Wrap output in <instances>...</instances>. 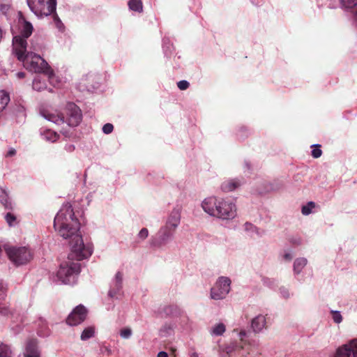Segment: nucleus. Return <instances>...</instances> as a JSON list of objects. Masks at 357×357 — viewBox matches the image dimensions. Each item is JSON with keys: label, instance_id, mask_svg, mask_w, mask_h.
Returning a JSON list of instances; mask_svg holds the SVG:
<instances>
[{"label": "nucleus", "instance_id": "40", "mask_svg": "<svg viewBox=\"0 0 357 357\" xmlns=\"http://www.w3.org/2000/svg\"><path fill=\"white\" fill-rule=\"evenodd\" d=\"M179 311H180L179 307L178 306L174 305H169V306L166 307V308H165V312L167 314H176L178 313Z\"/></svg>", "mask_w": 357, "mask_h": 357}, {"label": "nucleus", "instance_id": "44", "mask_svg": "<svg viewBox=\"0 0 357 357\" xmlns=\"http://www.w3.org/2000/svg\"><path fill=\"white\" fill-rule=\"evenodd\" d=\"M113 129H114V126L112 123H106L102 127V132L105 133V134H110L112 131H113Z\"/></svg>", "mask_w": 357, "mask_h": 357}, {"label": "nucleus", "instance_id": "38", "mask_svg": "<svg viewBox=\"0 0 357 357\" xmlns=\"http://www.w3.org/2000/svg\"><path fill=\"white\" fill-rule=\"evenodd\" d=\"M331 312L332 314V319H333V321L335 323L340 324V323L342 322V316L340 314V311L331 310Z\"/></svg>", "mask_w": 357, "mask_h": 357}, {"label": "nucleus", "instance_id": "45", "mask_svg": "<svg viewBox=\"0 0 357 357\" xmlns=\"http://www.w3.org/2000/svg\"><path fill=\"white\" fill-rule=\"evenodd\" d=\"M189 82L186 80H181L177 83V86L180 90H185L189 87Z\"/></svg>", "mask_w": 357, "mask_h": 357}, {"label": "nucleus", "instance_id": "48", "mask_svg": "<svg viewBox=\"0 0 357 357\" xmlns=\"http://www.w3.org/2000/svg\"><path fill=\"white\" fill-rule=\"evenodd\" d=\"M16 154V151L13 148H10L7 152L6 156V157H13Z\"/></svg>", "mask_w": 357, "mask_h": 357}, {"label": "nucleus", "instance_id": "13", "mask_svg": "<svg viewBox=\"0 0 357 357\" xmlns=\"http://www.w3.org/2000/svg\"><path fill=\"white\" fill-rule=\"evenodd\" d=\"M23 357H41V351L36 339L28 340L24 347Z\"/></svg>", "mask_w": 357, "mask_h": 357}, {"label": "nucleus", "instance_id": "41", "mask_svg": "<svg viewBox=\"0 0 357 357\" xmlns=\"http://www.w3.org/2000/svg\"><path fill=\"white\" fill-rule=\"evenodd\" d=\"M350 350L353 357H357V340L350 341Z\"/></svg>", "mask_w": 357, "mask_h": 357}, {"label": "nucleus", "instance_id": "18", "mask_svg": "<svg viewBox=\"0 0 357 357\" xmlns=\"http://www.w3.org/2000/svg\"><path fill=\"white\" fill-rule=\"evenodd\" d=\"M243 229L247 235L251 238L260 237L262 236V233L260 232L259 229L250 222H245L243 225Z\"/></svg>", "mask_w": 357, "mask_h": 357}, {"label": "nucleus", "instance_id": "7", "mask_svg": "<svg viewBox=\"0 0 357 357\" xmlns=\"http://www.w3.org/2000/svg\"><path fill=\"white\" fill-rule=\"evenodd\" d=\"M231 284V281L228 277H219L211 289L210 298L215 301L225 299L230 292Z\"/></svg>", "mask_w": 357, "mask_h": 357}, {"label": "nucleus", "instance_id": "5", "mask_svg": "<svg viewBox=\"0 0 357 357\" xmlns=\"http://www.w3.org/2000/svg\"><path fill=\"white\" fill-rule=\"evenodd\" d=\"M80 271V264L75 261H64L61 264L56 273L59 281L65 284H74Z\"/></svg>", "mask_w": 357, "mask_h": 357}, {"label": "nucleus", "instance_id": "11", "mask_svg": "<svg viewBox=\"0 0 357 357\" xmlns=\"http://www.w3.org/2000/svg\"><path fill=\"white\" fill-rule=\"evenodd\" d=\"M67 119L65 122L69 126H77L82 121L80 109L74 103L69 102L66 105Z\"/></svg>", "mask_w": 357, "mask_h": 357}, {"label": "nucleus", "instance_id": "9", "mask_svg": "<svg viewBox=\"0 0 357 357\" xmlns=\"http://www.w3.org/2000/svg\"><path fill=\"white\" fill-rule=\"evenodd\" d=\"M175 232V231L165 225L161 227L155 235L151 238V245L161 247L167 245L174 238Z\"/></svg>", "mask_w": 357, "mask_h": 357}, {"label": "nucleus", "instance_id": "10", "mask_svg": "<svg viewBox=\"0 0 357 357\" xmlns=\"http://www.w3.org/2000/svg\"><path fill=\"white\" fill-rule=\"evenodd\" d=\"M123 275L120 271H118L112 279L107 293L109 298L116 300L121 298L123 295Z\"/></svg>", "mask_w": 357, "mask_h": 357}, {"label": "nucleus", "instance_id": "52", "mask_svg": "<svg viewBox=\"0 0 357 357\" xmlns=\"http://www.w3.org/2000/svg\"><path fill=\"white\" fill-rule=\"evenodd\" d=\"M16 76H17V78H19V79H22V78H24V76H25V73H23V72H19V73H17L16 74Z\"/></svg>", "mask_w": 357, "mask_h": 357}, {"label": "nucleus", "instance_id": "15", "mask_svg": "<svg viewBox=\"0 0 357 357\" xmlns=\"http://www.w3.org/2000/svg\"><path fill=\"white\" fill-rule=\"evenodd\" d=\"M41 115L47 121H51L56 125H61L65 123V118L61 113L58 112L42 111Z\"/></svg>", "mask_w": 357, "mask_h": 357}, {"label": "nucleus", "instance_id": "23", "mask_svg": "<svg viewBox=\"0 0 357 357\" xmlns=\"http://www.w3.org/2000/svg\"><path fill=\"white\" fill-rule=\"evenodd\" d=\"M96 328L93 326H88L82 331L80 338L83 341H86L95 335Z\"/></svg>", "mask_w": 357, "mask_h": 357}, {"label": "nucleus", "instance_id": "8", "mask_svg": "<svg viewBox=\"0 0 357 357\" xmlns=\"http://www.w3.org/2000/svg\"><path fill=\"white\" fill-rule=\"evenodd\" d=\"M6 253L15 265H23L29 262L33 257L32 252L26 247L9 248L6 250Z\"/></svg>", "mask_w": 357, "mask_h": 357}, {"label": "nucleus", "instance_id": "54", "mask_svg": "<svg viewBox=\"0 0 357 357\" xmlns=\"http://www.w3.org/2000/svg\"><path fill=\"white\" fill-rule=\"evenodd\" d=\"M190 357H199L198 354L196 353H193L191 354Z\"/></svg>", "mask_w": 357, "mask_h": 357}, {"label": "nucleus", "instance_id": "28", "mask_svg": "<svg viewBox=\"0 0 357 357\" xmlns=\"http://www.w3.org/2000/svg\"><path fill=\"white\" fill-rule=\"evenodd\" d=\"M129 8L133 11L141 13L143 10L141 0H130L128 2Z\"/></svg>", "mask_w": 357, "mask_h": 357}, {"label": "nucleus", "instance_id": "14", "mask_svg": "<svg viewBox=\"0 0 357 357\" xmlns=\"http://www.w3.org/2000/svg\"><path fill=\"white\" fill-rule=\"evenodd\" d=\"M181 222V213L178 209L174 208L168 216L165 226L176 231Z\"/></svg>", "mask_w": 357, "mask_h": 357}, {"label": "nucleus", "instance_id": "36", "mask_svg": "<svg viewBox=\"0 0 357 357\" xmlns=\"http://www.w3.org/2000/svg\"><path fill=\"white\" fill-rule=\"evenodd\" d=\"M10 313L9 305L6 303H1L0 301V314L7 316Z\"/></svg>", "mask_w": 357, "mask_h": 357}, {"label": "nucleus", "instance_id": "33", "mask_svg": "<svg viewBox=\"0 0 357 357\" xmlns=\"http://www.w3.org/2000/svg\"><path fill=\"white\" fill-rule=\"evenodd\" d=\"M315 207V203L309 202L306 205L303 206L301 212L303 215H307L312 213V209Z\"/></svg>", "mask_w": 357, "mask_h": 357}, {"label": "nucleus", "instance_id": "25", "mask_svg": "<svg viewBox=\"0 0 357 357\" xmlns=\"http://www.w3.org/2000/svg\"><path fill=\"white\" fill-rule=\"evenodd\" d=\"M13 352L10 345L1 343L0 344V357H13Z\"/></svg>", "mask_w": 357, "mask_h": 357}, {"label": "nucleus", "instance_id": "34", "mask_svg": "<svg viewBox=\"0 0 357 357\" xmlns=\"http://www.w3.org/2000/svg\"><path fill=\"white\" fill-rule=\"evenodd\" d=\"M5 220L10 227H14L16 224V217L11 213H7L5 215Z\"/></svg>", "mask_w": 357, "mask_h": 357}, {"label": "nucleus", "instance_id": "47", "mask_svg": "<svg viewBox=\"0 0 357 357\" xmlns=\"http://www.w3.org/2000/svg\"><path fill=\"white\" fill-rule=\"evenodd\" d=\"M293 258V255L290 252H286L283 255H282V259L285 261H290Z\"/></svg>", "mask_w": 357, "mask_h": 357}, {"label": "nucleus", "instance_id": "37", "mask_svg": "<svg viewBox=\"0 0 357 357\" xmlns=\"http://www.w3.org/2000/svg\"><path fill=\"white\" fill-rule=\"evenodd\" d=\"M132 334L130 328H123L120 331V336L123 339H129Z\"/></svg>", "mask_w": 357, "mask_h": 357}, {"label": "nucleus", "instance_id": "12", "mask_svg": "<svg viewBox=\"0 0 357 357\" xmlns=\"http://www.w3.org/2000/svg\"><path fill=\"white\" fill-rule=\"evenodd\" d=\"M87 316V310L82 305L77 306L68 315L66 322L70 326H77L83 322Z\"/></svg>", "mask_w": 357, "mask_h": 357}, {"label": "nucleus", "instance_id": "35", "mask_svg": "<svg viewBox=\"0 0 357 357\" xmlns=\"http://www.w3.org/2000/svg\"><path fill=\"white\" fill-rule=\"evenodd\" d=\"M8 285L0 282V301H3L7 296Z\"/></svg>", "mask_w": 357, "mask_h": 357}, {"label": "nucleus", "instance_id": "21", "mask_svg": "<svg viewBox=\"0 0 357 357\" xmlns=\"http://www.w3.org/2000/svg\"><path fill=\"white\" fill-rule=\"evenodd\" d=\"M0 202L6 209H12L13 204L6 189L0 188Z\"/></svg>", "mask_w": 357, "mask_h": 357}, {"label": "nucleus", "instance_id": "31", "mask_svg": "<svg viewBox=\"0 0 357 357\" xmlns=\"http://www.w3.org/2000/svg\"><path fill=\"white\" fill-rule=\"evenodd\" d=\"M238 349H243V345H240L238 343H231L230 344L225 347L224 349V351L227 353V354L230 355L234 351H237Z\"/></svg>", "mask_w": 357, "mask_h": 357}, {"label": "nucleus", "instance_id": "32", "mask_svg": "<svg viewBox=\"0 0 357 357\" xmlns=\"http://www.w3.org/2000/svg\"><path fill=\"white\" fill-rule=\"evenodd\" d=\"M238 335L240 339V345H243L244 347L245 345L247 344H251V342L248 340H247L248 333L245 330H241V331H239Z\"/></svg>", "mask_w": 357, "mask_h": 357}, {"label": "nucleus", "instance_id": "26", "mask_svg": "<svg viewBox=\"0 0 357 357\" xmlns=\"http://www.w3.org/2000/svg\"><path fill=\"white\" fill-rule=\"evenodd\" d=\"M340 3L342 8L351 11L357 6V0H340Z\"/></svg>", "mask_w": 357, "mask_h": 357}, {"label": "nucleus", "instance_id": "51", "mask_svg": "<svg viewBox=\"0 0 357 357\" xmlns=\"http://www.w3.org/2000/svg\"><path fill=\"white\" fill-rule=\"evenodd\" d=\"M157 357H168V354L165 351H160Z\"/></svg>", "mask_w": 357, "mask_h": 357}, {"label": "nucleus", "instance_id": "42", "mask_svg": "<svg viewBox=\"0 0 357 357\" xmlns=\"http://www.w3.org/2000/svg\"><path fill=\"white\" fill-rule=\"evenodd\" d=\"M279 291H280L281 296L285 299H287V298H290V296H291L289 290L284 287H280L279 289Z\"/></svg>", "mask_w": 357, "mask_h": 357}, {"label": "nucleus", "instance_id": "3", "mask_svg": "<svg viewBox=\"0 0 357 357\" xmlns=\"http://www.w3.org/2000/svg\"><path fill=\"white\" fill-rule=\"evenodd\" d=\"M205 213L222 220H231L237 216L236 206L228 198L208 197L202 202Z\"/></svg>", "mask_w": 357, "mask_h": 357}, {"label": "nucleus", "instance_id": "29", "mask_svg": "<svg viewBox=\"0 0 357 357\" xmlns=\"http://www.w3.org/2000/svg\"><path fill=\"white\" fill-rule=\"evenodd\" d=\"M10 101L9 94L5 91H0V111L4 109Z\"/></svg>", "mask_w": 357, "mask_h": 357}, {"label": "nucleus", "instance_id": "49", "mask_svg": "<svg viewBox=\"0 0 357 357\" xmlns=\"http://www.w3.org/2000/svg\"><path fill=\"white\" fill-rule=\"evenodd\" d=\"M65 150L68 152H73L75 150V146L73 144H66Z\"/></svg>", "mask_w": 357, "mask_h": 357}, {"label": "nucleus", "instance_id": "2", "mask_svg": "<svg viewBox=\"0 0 357 357\" xmlns=\"http://www.w3.org/2000/svg\"><path fill=\"white\" fill-rule=\"evenodd\" d=\"M41 48L42 46L38 43V38H33L29 47L24 48L25 50H19V52L13 51V54L20 61L22 62L26 70L47 75L49 82L52 83V79L54 78L53 70L45 59L35 53V52L40 51Z\"/></svg>", "mask_w": 357, "mask_h": 357}, {"label": "nucleus", "instance_id": "43", "mask_svg": "<svg viewBox=\"0 0 357 357\" xmlns=\"http://www.w3.org/2000/svg\"><path fill=\"white\" fill-rule=\"evenodd\" d=\"M149 236V231L146 228H142L137 234V236L141 240L146 239Z\"/></svg>", "mask_w": 357, "mask_h": 357}, {"label": "nucleus", "instance_id": "1", "mask_svg": "<svg viewBox=\"0 0 357 357\" xmlns=\"http://www.w3.org/2000/svg\"><path fill=\"white\" fill-rule=\"evenodd\" d=\"M80 224L75 216L70 204H64L57 213L54 220V227L64 239H69L71 255L77 261L89 257L93 252L91 243H84L79 231Z\"/></svg>", "mask_w": 357, "mask_h": 357}, {"label": "nucleus", "instance_id": "27", "mask_svg": "<svg viewBox=\"0 0 357 357\" xmlns=\"http://www.w3.org/2000/svg\"><path fill=\"white\" fill-rule=\"evenodd\" d=\"M33 89L36 91H40L46 89V84L40 77L37 76L33 80Z\"/></svg>", "mask_w": 357, "mask_h": 357}, {"label": "nucleus", "instance_id": "19", "mask_svg": "<svg viewBox=\"0 0 357 357\" xmlns=\"http://www.w3.org/2000/svg\"><path fill=\"white\" fill-rule=\"evenodd\" d=\"M307 259L305 257H298L296 259L293 264V271L295 275H298L303 269L306 266Z\"/></svg>", "mask_w": 357, "mask_h": 357}, {"label": "nucleus", "instance_id": "6", "mask_svg": "<svg viewBox=\"0 0 357 357\" xmlns=\"http://www.w3.org/2000/svg\"><path fill=\"white\" fill-rule=\"evenodd\" d=\"M29 9L37 17L48 16L56 10V0H26Z\"/></svg>", "mask_w": 357, "mask_h": 357}, {"label": "nucleus", "instance_id": "46", "mask_svg": "<svg viewBox=\"0 0 357 357\" xmlns=\"http://www.w3.org/2000/svg\"><path fill=\"white\" fill-rule=\"evenodd\" d=\"M169 331H172V328L169 326H167V325L164 326L160 329V333L162 335H166L169 334Z\"/></svg>", "mask_w": 357, "mask_h": 357}, {"label": "nucleus", "instance_id": "17", "mask_svg": "<svg viewBox=\"0 0 357 357\" xmlns=\"http://www.w3.org/2000/svg\"><path fill=\"white\" fill-rule=\"evenodd\" d=\"M251 328L254 333H259L266 328L265 316L259 314L252 319Z\"/></svg>", "mask_w": 357, "mask_h": 357}, {"label": "nucleus", "instance_id": "24", "mask_svg": "<svg viewBox=\"0 0 357 357\" xmlns=\"http://www.w3.org/2000/svg\"><path fill=\"white\" fill-rule=\"evenodd\" d=\"M351 355L350 342L347 344L337 349L334 357H349Z\"/></svg>", "mask_w": 357, "mask_h": 357}, {"label": "nucleus", "instance_id": "39", "mask_svg": "<svg viewBox=\"0 0 357 357\" xmlns=\"http://www.w3.org/2000/svg\"><path fill=\"white\" fill-rule=\"evenodd\" d=\"M312 146L314 147L313 149L312 150V156L314 158H319L322 154V151L320 149V145L314 144Z\"/></svg>", "mask_w": 357, "mask_h": 357}, {"label": "nucleus", "instance_id": "55", "mask_svg": "<svg viewBox=\"0 0 357 357\" xmlns=\"http://www.w3.org/2000/svg\"><path fill=\"white\" fill-rule=\"evenodd\" d=\"M56 23H57V25H58V26H59V24H61V21H60V20H59V19H58L57 17H56Z\"/></svg>", "mask_w": 357, "mask_h": 357}, {"label": "nucleus", "instance_id": "50", "mask_svg": "<svg viewBox=\"0 0 357 357\" xmlns=\"http://www.w3.org/2000/svg\"><path fill=\"white\" fill-rule=\"evenodd\" d=\"M263 282H264V284L268 285V286H271V285L273 284V283H274V282L272 281L269 278H264L263 279Z\"/></svg>", "mask_w": 357, "mask_h": 357}, {"label": "nucleus", "instance_id": "53", "mask_svg": "<svg viewBox=\"0 0 357 357\" xmlns=\"http://www.w3.org/2000/svg\"><path fill=\"white\" fill-rule=\"evenodd\" d=\"M54 78H53V79H52V80H53L52 83H51L50 82V83L51 84L54 85V86H56V84L58 83V79H57V77L55 76V75H54Z\"/></svg>", "mask_w": 357, "mask_h": 357}, {"label": "nucleus", "instance_id": "22", "mask_svg": "<svg viewBox=\"0 0 357 357\" xmlns=\"http://www.w3.org/2000/svg\"><path fill=\"white\" fill-rule=\"evenodd\" d=\"M41 135L45 141L50 142H55L59 137V135L56 132L51 130H44L41 133Z\"/></svg>", "mask_w": 357, "mask_h": 357}, {"label": "nucleus", "instance_id": "56", "mask_svg": "<svg viewBox=\"0 0 357 357\" xmlns=\"http://www.w3.org/2000/svg\"><path fill=\"white\" fill-rule=\"evenodd\" d=\"M1 252V248L0 247V253Z\"/></svg>", "mask_w": 357, "mask_h": 357}, {"label": "nucleus", "instance_id": "4", "mask_svg": "<svg viewBox=\"0 0 357 357\" xmlns=\"http://www.w3.org/2000/svg\"><path fill=\"white\" fill-rule=\"evenodd\" d=\"M19 15L20 34L13 38V52H19V50H25L24 48L29 47L27 38L31 36L33 31L32 24L25 20L21 12L19 13Z\"/></svg>", "mask_w": 357, "mask_h": 357}, {"label": "nucleus", "instance_id": "30", "mask_svg": "<svg viewBox=\"0 0 357 357\" xmlns=\"http://www.w3.org/2000/svg\"><path fill=\"white\" fill-rule=\"evenodd\" d=\"M163 44V50L164 53L167 56H169L172 54V51L174 50V47L170 43V41L168 38H163L162 40Z\"/></svg>", "mask_w": 357, "mask_h": 357}, {"label": "nucleus", "instance_id": "20", "mask_svg": "<svg viewBox=\"0 0 357 357\" xmlns=\"http://www.w3.org/2000/svg\"><path fill=\"white\" fill-rule=\"evenodd\" d=\"M225 331L226 326L222 322L215 324L209 329V333L211 336H221Z\"/></svg>", "mask_w": 357, "mask_h": 357}, {"label": "nucleus", "instance_id": "16", "mask_svg": "<svg viewBox=\"0 0 357 357\" xmlns=\"http://www.w3.org/2000/svg\"><path fill=\"white\" fill-rule=\"evenodd\" d=\"M243 183V181L238 178H229L223 181L220 188L224 192H229L238 188Z\"/></svg>", "mask_w": 357, "mask_h": 357}]
</instances>
